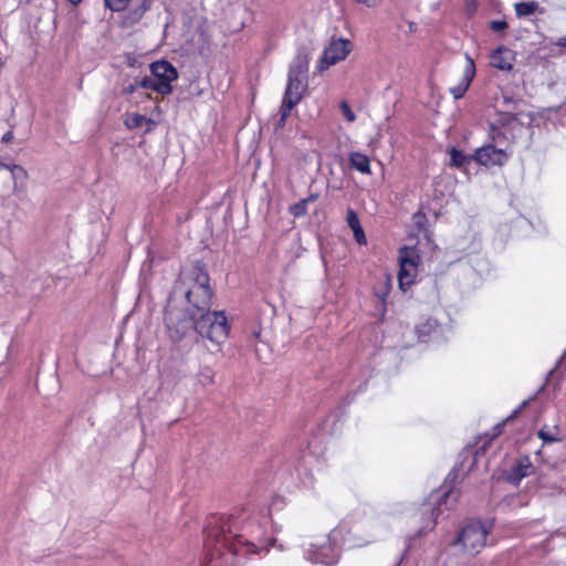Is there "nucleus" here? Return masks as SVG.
Masks as SVG:
<instances>
[{
	"label": "nucleus",
	"mask_w": 566,
	"mask_h": 566,
	"mask_svg": "<svg viewBox=\"0 0 566 566\" xmlns=\"http://www.w3.org/2000/svg\"><path fill=\"white\" fill-rule=\"evenodd\" d=\"M71 3L73 4H77L78 2H81V0H69Z\"/></svg>",
	"instance_id": "nucleus-33"
},
{
	"label": "nucleus",
	"mask_w": 566,
	"mask_h": 566,
	"mask_svg": "<svg viewBox=\"0 0 566 566\" xmlns=\"http://www.w3.org/2000/svg\"><path fill=\"white\" fill-rule=\"evenodd\" d=\"M346 219H347V223H348V226H349V228L352 230H354V229H356V228H358L360 226L357 213L354 210H352V209H349L347 211V218Z\"/></svg>",
	"instance_id": "nucleus-26"
},
{
	"label": "nucleus",
	"mask_w": 566,
	"mask_h": 566,
	"mask_svg": "<svg viewBox=\"0 0 566 566\" xmlns=\"http://www.w3.org/2000/svg\"><path fill=\"white\" fill-rule=\"evenodd\" d=\"M371 539L373 536L370 534L361 535V525L359 523L354 524L350 528L346 524H340L326 537L311 543L305 552V557L312 563L332 566L338 562V546L340 544L352 548L364 546L371 542Z\"/></svg>",
	"instance_id": "nucleus-2"
},
{
	"label": "nucleus",
	"mask_w": 566,
	"mask_h": 566,
	"mask_svg": "<svg viewBox=\"0 0 566 566\" xmlns=\"http://www.w3.org/2000/svg\"><path fill=\"white\" fill-rule=\"evenodd\" d=\"M474 75H475L474 62L469 55H467V64L464 66L462 77H461L459 84H457L450 88V93L452 94V96L455 99L461 98L465 94Z\"/></svg>",
	"instance_id": "nucleus-12"
},
{
	"label": "nucleus",
	"mask_w": 566,
	"mask_h": 566,
	"mask_svg": "<svg viewBox=\"0 0 566 566\" xmlns=\"http://www.w3.org/2000/svg\"><path fill=\"white\" fill-rule=\"evenodd\" d=\"M137 88L143 90H150L154 91L160 95H168V88L164 84H158L154 75L151 76H144V77H136L134 80V83L129 84V86L125 87V91L128 93L134 92Z\"/></svg>",
	"instance_id": "nucleus-14"
},
{
	"label": "nucleus",
	"mask_w": 566,
	"mask_h": 566,
	"mask_svg": "<svg viewBox=\"0 0 566 566\" xmlns=\"http://www.w3.org/2000/svg\"><path fill=\"white\" fill-rule=\"evenodd\" d=\"M559 45H566V38H563L558 41Z\"/></svg>",
	"instance_id": "nucleus-32"
},
{
	"label": "nucleus",
	"mask_w": 566,
	"mask_h": 566,
	"mask_svg": "<svg viewBox=\"0 0 566 566\" xmlns=\"http://www.w3.org/2000/svg\"><path fill=\"white\" fill-rule=\"evenodd\" d=\"M339 108L344 115V117L349 122L353 123L356 119V116L352 108L349 107L348 103L346 101L340 102Z\"/></svg>",
	"instance_id": "nucleus-25"
},
{
	"label": "nucleus",
	"mask_w": 566,
	"mask_h": 566,
	"mask_svg": "<svg viewBox=\"0 0 566 566\" xmlns=\"http://www.w3.org/2000/svg\"><path fill=\"white\" fill-rule=\"evenodd\" d=\"M198 384L200 386H208L214 381V373L211 367L202 366L197 375Z\"/></svg>",
	"instance_id": "nucleus-20"
},
{
	"label": "nucleus",
	"mask_w": 566,
	"mask_h": 566,
	"mask_svg": "<svg viewBox=\"0 0 566 566\" xmlns=\"http://www.w3.org/2000/svg\"><path fill=\"white\" fill-rule=\"evenodd\" d=\"M416 333L420 342L438 344L448 340L450 331L440 326L436 319L424 317L417 324Z\"/></svg>",
	"instance_id": "nucleus-9"
},
{
	"label": "nucleus",
	"mask_w": 566,
	"mask_h": 566,
	"mask_svg": "<svg viewBox=\"0 0 566 566\" xmlns=\"http://www.w3.org/2000/svg\"><path fill=\"white\" fill-rule=\"evenodd\" d=\"M537 7L538 4L534 1L520 2L515 4V12L518 17H527L533 14Z\"/></svg>",
	"instance_id": "nucleus-21"
},
{
	"label": "nucleus",
	"mask_w": 566,
	"mask_h": 566,
	"mask_svg": "<svg viewBox=\"0 0 566 566\" xmlns=\"http://www.w3.org/2000/svg\"><path fill=\"white\" fill-rule=\"evenodd\" d=\"M506 27H507V23L502 20H496V21L491 22V29L494 31H497V32L503 31L504 29H506Z\"/></svg>",
	"instance_id": "nucleus-28"
},
{
	"label": "nucleus",
	"mask_w": 566,
	"mask_h": 566,
	"mask_svg": "<svg viewBox=\"0 0 566 566\" xmlns=\"http://www.w3.org/2000/svg\"><path fill=\"white\" fill-rule=\"evenodd\" d=\"M563 359H566V352L564 353L563 357H562V360Z\"/></svg>",
	"instance_id": "nucleus-35"
},
{
	"label": "nucleus",
	"mask_w": 566,
	"mask_h": 566,
	"mask_svg": "<svg viewBox=\"0 0 566 566\" xmlns=\"http://www.w3.org/2000/svg\"><path fill=\"white\" fill-rule=\"evenodd\" d=\"M13 138V134L11 130L7 132L3 136H2V142L3 143H9L11 139Z\"/></svg>",
	"instance_id": "nucleus-30"
},
{
	"label": "nucleus",
	"mask_w": 566,
	"mask_h": 566,
	"mask_svg": "<svg viewBox=\"0 0 566 566\" xmlns=\"http://www.w3.org/2000/svg\"><path fill=\"white\" fill-rule=\"evenodd\" d=\"M352 51V43L345 39L332 40L323 51L317 69L323 72L346 59Z\"/></svg>",
	"instance_id": "nucleus-7"
},
{
	"label": "nucleus",
	"mask_w": 566,
	"mask_h": 566,
	"mask_svg": "<svg viewBox=\"0 0 566 566\" xmlns=\"http://www.w3.org/2000/svg\"><path fill=\"white\" fill-rule=\"evenodd\" d=\"M538 438L544 443L559 442L563 440V432L558 424H544L538 431Z\"/></svg>",
	"instance_id": "nucleus-18"
},
{
	"label": "nucleus",
	"mask_w": 566,
	"mask_h": 566,
	"mask_svg": "<svg viewBox=\"0 0 566 566\" xmlns=\"http://www.w3.org/2000/svg\"><path fill=\"white\" fill-rule=\"evenodd\" d=\"M357 2L365 4L368 8H374L377 4V0H356Z\"/></svg>",
	"instance_id": "nucleus-29"
},
{
	"label": "nucleus",
	"mask_w": 566,
	"mask_h": 566,
	"mask_svg": "<svg viewBox=\"0 0 566 566\" xmlns=\"http://www.w3.org/2000/svg\"><path fill=\"white\" fill-rule=\"evenodd\" d=\"M348 163L350 167L360 174L370 175V159L367 155L360 151H350L348 154Z\"/></svg>",
	"instance_id": "nucleus-16"
},
{
	"label": "nucleus",
	"mask_w": 566,
	"mask_h": 566,
	"mask_svg": "<svg viewBox=\"0 0 566 566\" xmlns=\"http://www.w3.org/2000/svg\"><path fill=\"white\" fill-rule=\"evenodd\" d=\"M449 154L451 166L455 168L465 170L467 166L471 164L472 158L455 148H451Z\"/></svg>",
	"instance_id": "nucleus-19"
},
{
	"label": "nucleus",
	"mask_w": 566,
	"mask_h": 566,
	"mask_svg": "<svg viewBox=\"0 0 566 566\" xmlns=\"http://www.w3.org/2000/svg\"><path fill=\"white\" fill-rule=\"evenodd\" d=\"M492 527V521H468L454 541V546L460 547L470 556L476 555L485 547Z\"/></svg>",
	"instance_id": "nucleus-3"
},
{
	"label": "nucleus",
	"mask_w": 566,
	"mask_h": 566,
	"mask_svg": "<svg viewBox=\"0 0 566 566\" xmlns=\"http://www.w3.org/2000/svg\"><path fill=\"white\" fill-rule=\"evenodd\" d=\"M450 497L455 500L457 494L454 492H444L443 494H431L429 501L424 503L421 507V515L423 516L424 522L423 526L420 530V533L430 531L434 527L437 517L440 513L442 500L444 501V503H447Z\"/></svg>",
	"instance_id": "nucleus-8"
},
{
	"label": "nucleus",
	"mask_w": 566,
	"mask_h": 566,
	"mask_svg": "<svg viewBox=\"0 0 566 566\" xmlns=\"http://www.w3.org/2000/svg\"><path fill=\"white\" fill-rule=\"evenodd\" d=\"M308 201H310V199H305V200H302V201L297 202L296 205H294L291 208L292 213L295 217H301V216L305 214L306 210H307Z\"/></svg>",
	"instance_id": "nucleus-24"
},
{
	"label": "nucleus",
	"mask_w": 566,
	"mask_h": 566,
	"mask_svg": "<svg viewBox=\"0 0 566 566\" xmlns=\"http://www.w3.org/2000/svg\"><path fill=\"white\" fill-rule=\"evenodd\" d=\"M387 292L382 294L381 300H385Z\"/></svg>",
	"instance_id": "nucleus-34"
},
{
	"label": "nucleus",
	"mask_w": 566,
	"mask_h": 566,
	"mask_svg": "<svg viewBox=\"0 0 566 566\" xmlns=\"http://www.w3.org/2000/svg\"><path fill=\"white\" fill-rule=\"evenodd\" d=\"M534 471L533 464L528 457H522L516 464L507 473V481L517 485L522 479L531 475Z\"/></svg>",
	"instance_id": "nucleus-15"
},
{
	"label": "nucleus",
	"mask_w": 566,
	"mask_h": 566,
	"mask_svg": "<svg viewBox=\"0 0 566 566\" xmlns=\"http://www.w3.org/2000/svg\"><path fill=\"white\" fill-rule=\"evenodd\" d=\"M307 87V76H298L289 73L287 85L280 109L277 126H283L290 116L292 108L300 103Z\"/></svg>",
	"instance_id": "nucleus-6"
},
{
	"label": "nucleus",
	"mask_w": 566,
	"mask_h": 566,
	"mask_svg": "<svg viewBox=\"0 0 566 566\" xmlns=\"http://www.w3.org/2000/svg\"><path fill=\"white\" fill-rule=\"evenodd\" d=\"M105 6L113 11L124 10L130 0H104Z\"/></svg>",
	"instance_id": "nucleus-23"
},
{
	"label": "nucleus",
	"mask_w": 566,
	"mask_h": 566,
	"mask_svg": "<svg viewBox=\"0 0 566 566\" xmlns=\"http://www.w3.org/2000/svg\"><path fill=\"white\" fill-rule=\"evenodd\" d=\"M514 53L505 46H499L490 55V63L501 71H510L513 67Z\"/></svg>",
	"instance_id": "nucleus-13"
},
{
	"label": "nucleus",
	"mask_w": 566,
	"mask_h": 566,
	"mask_svg": "<svg viewBox=\"0 0 566 566\" xmlns=\"http://www.w3.org/2000/svg\"><path fill=\"white\" fill-rule=\"evenodd\" d=\"M500 146L494 143L478 148L474 154L475 161L485 167L503 166L507 161L509 155Z\"/></svg>",
	"instance_id": "nucleus-10"
},
{
	"label": "nucleus",
	"mask_w": 566,
	"mask_h": 566,
	"mask_svg": "<svg viewBox=\"0 0 566 566\" xmlns=\"http://www.w3.org/2000/svg\"><path fill=\"white\" fill-rule=\"evenodd\" d=\"M420 254L416 248L403 247L399 250V287L406 291L417 279L420 266Z\"/></svg>",
	"instance_id": "nucleus-5"
},
{
	"label": "nucleus",
	"mask_w": 566,
	"mask_h": 566,
	"mask_svg": "<svg viewBox=\"0 0 566 566\" xmlns=\"http://www.w3.org/2000/svg\"><path fill=\"white\" fill-rule=\"evenodd\" d=\"M150 72L158 82L168 88V94L172 92V82L178 78V72L171 63L167 61H156L150 64Z\"/></svg>",
	"instance_id": "nucleus-11"
},
{
	"label": "nucleus",
	"mask_w": 566,
	"mask_h": 566,
	"mask_svg": "<svg viewBox=\"0 0 566 566\" xmlns=\"http://www.w3.org/2000/svg\"><path fill=\"white\" fill-rule=\"evenodd\" d=\"M209 276L199 268L182 271L170 293L165 321L170 338L179 342L191 329L220 344L228 336L223 312H211Z\"/></svg>",
	"instance_id": "nucleus-1"
},
{
	"label": "nucleus",
	"mask_w": 566,
	"mask_h": 566,
	"mask_svg": "<svg viewBox=\"0 0 566 566\" xmlns=\"http://www.w3.org/2000/svg\"><path fill=\"white\" fill-rule=\"evenodd\" d=\"M147 120V118L144 115L133 113L128 114L125 119V125L129 129L139 128L143 126V124Z\"/></svg>",
	"instance_id": "nucleus-22"
},
{
	"label": "nucleus",
	"mask_w": 566,
	"mask_h": 566,
	"mask_svg": "<svg viewBox=\"0 0 566 566\" xmlns=\"http://www.w3.org/2000/svg\"><path fill=\"white\" fill-rule=\"evenodd\" d=\"M308 56L305 50H298L291 66L290 74L298 76H307Z\"/></svg>",
	"instance_id": "nucleus-17"
},
{
	"label": "nucleus",
	"mask_w": 566,
	"mask_h": 566,
	"mask_svg": "<svg viewBox=\"0 0 566 566\" xmlns=\"http://www.w3.org/2000/svg\"><path fill=\"white\" fill-rule=\"evenodd\" d=\"M531 120V116L527 114H502L497 123L491 125L490 138L497 145H503L504 142H512L524 134Z\"/></svg>",
	"instance_id": "nucleus-4"
},
{
	"label": "nucleus",
	"mask_w": 566,
	"mask_h": 566,
	"mask_svg": "<svg viewBox=\"0 0 566 566\" xmlns=\"http://www.w3.org/2000/svg\"><path fill=\"white\" fill-rule=\"evenodd\" d=\"M353 233H354L355 240L359 244H365L366 243V237H365L364 230H363V228L360 226L358 228L354 229Z\"/></svg>",
	"instance_id": "nucleus-27"
},
{
	"label": "nucleus",
	"mask_w": 566,
	"mask_h": 566,
	"mask_svg": "<svg viewBox=\"0 0 566 566\" xmlns=\"http://www.w3.org/2000/svg\"><path fill=\"white\" fill-rule=\"evenodd\" d=\"M228 532L232 533V527L231 526H229Z\"/></svg>",
	"instance_id": "nucleus-36"
},
{
	"label": "nucleus",
	"mask_w": 566,
	"mask_h": 566,
	"mask_svg": "<svg viewBox=\"0 0 566 566\" xmlns=\"http://www.w3.org/2000/svg\"><path fill=\"white\" fill-rule=\"evenodd\" d=\"M17 171L23 172V169L21 167H19V166H13L12 174H15Z\"/></svg>",
	"instance_id": "nucleus-31"
}]
</instances>
